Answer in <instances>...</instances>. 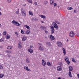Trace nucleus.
Returning <instances> with one entry per match:
<instances>
[{"label": "nucleus", "mask_w": 79, "mask_h": 79, "mask_svg": "<svg viewBox=\"0 0 79 79\" xmlns=\"http://www.w3.org/2000/svg\"><path fill=\"white\" fill-rule=\"evenodd\" d=\"M0 15L2 16V13L1 12H0Z\"/></svg>", "instance_id": "57"}, {"label": "nucleus", "mask_w": 79, "mask_h": 79, "mask_svg": "<svg viewBox=\"0 0 79 79\" xmlns=\"http://www.w3.org/2000/svg\"><path fill=\"white\" fill-rule=\"evenodd\" d=\"M68 41H69V40H68V39H67V42H68Z\"/></svg>", "instance_id": "60"}, {"label": "nucleus", "mask_w": 79, "mask_h": 79, "mask_svg": "<svg viewBox=\"0 0 79 79\" xmlns=\"http://www.w3.org/2000/svg\"><path fill=\"white\" fill-rule=\"evenodd\" d=\"M19 9H18V10H17V11L15 12L16 14L17 15H18V14H19Z\"/></svg>", "instance_id": "34"}, {"label": "nucleus", "mask_w": 79, "mask_h": 79, "mask_svg": "<svg viewBox=\"0 0 79 79\" xmlns=\"http://www.w3.org/2000/svg\"><path fill=\"white\" fill-rule=\"evenodd\" d=\"M57 69L58 71H61L62 70V68L60 66H58L57 67Z\"/></svg>", "instance_id": "6"}, {"label": "nucleus", "mask_w": 79, "mask_h": 79, "mask_svg": "<svg viewBox=\"0 0 79 79\" xmlns=\"http://www.w3.org/2000/svg\"><path fill=\"white\" fill-rule=\"evenodd\" d=\"M48 3V2H47V1H45L44 2V5H47V3Z\"/></svg>", "instance_id": "31"}, {"label": "nucleus", "mask_w": 79, "mask_h": 79, "mask_svg": "<svg viewBox=\"0 0 79 79\" xmlns=\"http://www.w3.org/2000/svg\"><path fill=\"white\" fill-rule=\"evenodd\" d=\"M7 56L9 58H10V57H11V55H10L7 54Z\"/></svg>", "instance_id": "48"}, {"label": "nucleus", "mask_w": 79, "mask_h": 79, "mask_svg": "<svg viewBox=\"0 0 79 79\" xmlns=\"http://www.w3.org/2000/svg\"><path fill=\"white\" fill-rule=\"evenodd\" d=\"M39 48L40 50H41V51H43L44 50V48L40 46H39Z\"/></svg>", "instance_id": "10"}, {"label": "nucleus", "mask_w": 79, "mask_h": 79, "mask_svg": "<svg viewBox=\"0 0 79 79\" xmlns=\"http://www.w3.org/2000/svg\"><path fill=\"white\" fill-rule=\"evenodd\" d=\"M45 33H47V32H48L47 31H45Z\"/></svg>", "instance_id": "63"}, {"label": "nucleus", "mask_w": 79, "mask_h": 79, "mask_svg": "<svg viewBox=\"0 0 79 79\" xmlns=\"http://www.w3.org/2000/svg\"><path fill=\"white\" fill-rule=\"evenodd\" d=\"M50 4H52L53 3H54V1L53 0H50Z\"/></svg>", "instance_id": "24"}, {"label": "nucleus", "mask_w": 79, "mask_h": 79, "mask_svg": "<svg viewBox=\"0 0 79 79\" xmlns=\"http://www.w3.org/2000/svg\"><path fill=\"white\" fill-rule=\"evenodd\" d=\"M18 48L20 49H21L22 48V45H21V43L20 42H19L18 44Z\"/></svg>", "instance_id": "7"}, {"label": "nucleus", "mask_w": 79, "mask_h": 79, "mask_svg": "<svg viewBox=\"0 0 79 79\" xmlns=\"http://www.w3.org/2000/svg\"><path fill=\"white\" fill-rule=\"evenodd\" d=\"M47 65H48V66H52V65L49 62H47Z\"/></svg>", "instance_id": "16"}, {"label": "nucleus", "mask_w": 79, "mask_h": 79, "mask_svg": "<svg viewBox=\"0 0 79 79\" xmlns=\"http://www.w3.org/2000/svg\"><path fill=\"white\" fill-rule=\"evenodd\" d=\"M3 35H5L6 34V31H4L3 32Z\"/></svg>", "instance_id": "38"}, {"label": "nucleus", "mask_w": 79, "mask_h": 79, "mask_svg": "<svg viewBox=\"0 0 79 79\" xmlns=\"http://www.w3.org/2000/svg\"><path fill=\"white\" fill-rule=\"evenodd\" d=\"M10 38V35H7V37L6 39H9Z\"/></svg>", "instance_id": "35"}, {"label": "nucleus", "mask_w": 79, "mask_h": 79, "mask_svg": "<svg viewBox=\"0 0 79 79\" xmlns=\"http://www.w3.org/2000/svg\"><path fill=\"white\" fill-rule=\"evenodd\" d=\"M69 70L70 71H73V67L72 66H69Z\"/></svg>", "instance_id": "15"}, {"label": "nucleus", "mask_w": 79, "mask_h": 79, "mask_svg": "<svg viewBox=\"0 0 79 79\" xmlns=\"http://www.w3.org/2000/svg\"><path fill=\"white\" fill-rule=\"evenodd\" d=\"M56 44L58 47L61 48L63 47V44L60 42H57L56 43Z\"/></svg>", "instance_id": "2"}, {"label": "nucleus", "mask_w": 79, "mask_h": 79, "mask_svg": "<svg viewBox=\"0 0 79 79\" xmlns=\"http://www.w3.org/2000/svg\"><path fill=\"white\" fill-rule=\"evenodd\" d=\"M26 39V37H24L22 39V41H25Z\"/></svg>", "instance_id": "27"}, {"label": "nucleus", "mask_w": 79, "mask_h": 79, "mask_svg": "<svg viewBox=\"0 0 79 79\" xmlns=\"http://www.w3.org/2000/svg\"><path fill=\"white\" fill-rule=\"evenodd\" d=\"M5 52L6 53H11L12 52L11 51L10 52L8 50H5Z\"/></svg>", "instance_id": "19"}, {"label": "nucleus", "mask_w": 79, "mask_h": 79, "mask_svg": "<svg viewBox=\"0 0 79 79\" xmlns=\"http://www.w3.org/2000/svg\"><path fill=\"white\" fill-rule=\"evenodd\" d=\"M7 49H8V50H11V49H12V46H7Z\"/></svg>", "instance_id": "18"}, {"label": "nucleus", "mask_w": 79, "mask_h": 79, "mask_svg": "<svg viewBox=\"0 0 79 79\" xmlns=\"http://www.w3.org/2000/svg\"><path fill=\"white\" fill-rule=\"evenodd\" d=\"M21 33L22 34H24V31H23V30H21Z\"/></svg>", "instance_id": "42"}, {"label": "nucleus", "mask_w": 79, "mask_h": 79, "mask_svg": "<svg viewBox=\"0 0 79 79\" xmlns=\"http://www.w3.org/2000/svg\"><path fill=\"white\" fill-rule=\"evenodd\" d=\"M28 52H30V53H32V52H33V50H32V49L31 48H30L28 50Z\"/></svg>", "instance_id": "13"}, {"label": "nucleus", "mask_w": 79, "mask_h": 79, "mask_svg": "<svg viewBox=\"0 0 79 79\" xmlns=\"http://www.w3.org/2000/svg\"><path fill=\"white\" fill-rule=\"evenodd\" d=\"M69 35L70 37H73L75 35L74 33V32L73 31H70L69 34Z\"/></svg>", "instance_id": "3"}, {"label": "nucleus", "mask_w": 79, "mask_h": 79, "mask_svg": "<svg viewBox=\"0 0 79 79\" xmlns=\"http://www.w3.org/2000/svg\"><path fill=\"white\" fill-rule=\"evenodd\" d=\"M4 76V74H0V78H2Z\"/></svg>", "instance_id": "28"}, {"label": "nucleus", "mask_w": 79, "mask_h": 79, "mask_svg": "<svg viewBox=\"0 0 79 79\" xmlns=\"http://www.w3.org/2000/svg\"><path fill=\"white\" fill-rule=\"evenodd\" d=\"M21 13H22V12H23H23H24V8H21Z\"/></svg>", "instance_id": "39"}, {"label": "nucleus", "mask_w": 79, "mask_h": 79, "mask_svg": "<svg viewBox=\"0 0 79 79\" xmlns=\"http://www.w3.org/2000/svg\"><path fill=\"white\" fill-rule=\"evenodd\" d=\"M57 79H61L60 77H59Z\"/></svg>", "instance_id": "58"}, {"label": "nucleus", "mask_w": 79, "mask_h": 79, "mask_svg": "<svg viewBox=\"0 0 79 79\" xmlns=\"http://www.w3.org/2000/svg\"><path fill=\"white\" fill-rule=\"evenodd\" d=\"M74 12L75 13H76V10H74Z\"/></svg>", "instance_id": "56"}, {"label": "nucleus", "mask_w": 79, "mask_h": 79, "mask_svg": "<svg viewBox=\"0 0 79 79\" xmlns=\"http://www.w3.org/2000/svg\"><path fill=\"white\" fill-rule=\"evenodd\" d=\"M8 3H10L11 2V0H7Z\"/></svg>", "instance_id": "43"}, {"label": "nucleus", "mask_w": 79, "mask_h": 79, "mask_svg": "<svg viewBox=\"0 0 79 79\" xmlns=\"http://www.w3.org/2000/svg\"><path fill=\"white\" fill-rule=\"evenodd\" d=\"M40 29H41V30H45L47 28L44 26H41L40 27Z\"/></svg>", "instance_id": "9"}, {"label": "nucleus", "mask_w": 79, "mask_h": 79, "mask_svg": "<svg viewBox=\"0 0 79 79\" xmlns=\"http://www.w3.org/2000/svg\"><path fill=\"white\" fill-rule=\"evenodd\" d=\"M39 16H40V17H41V18H43V19H44V18H46L45 16V15H40Z\"/></svg>", "instance_id": "17"}, {"label": "nucleus", "mask_w": 79, "mask_h": 79, "mask_svg": "<svg viewBox=\"0 0 79 79\" xmlns=\"http://www.w3.org/2000/svg\"><path fill=\"white\" fill-rule=\"evenodd\" d=\"M65 61H67L69 60V58L68 57H65Z\"/></svg>", "instance_id": "20"}, {"label": "nucleus", "mask_w": 79, "mask_h": 79, "mask_svg": "<svg viewBox=\"0 0 79 79\" xmlns=\"http://www.w3.org/2000/svg\"><path fill=\"white\" fill-rule=\"evenodd\" d=\"M72 61L73 62H74V63H77V62L76 61H75V60H74V59L73 58H72Z\"/></svg>", "instance_id": "26"}, {"label": "nucleus", "mask_w": 79, "mask_h": 79, "mask_svg": "<svg viewBox=\"0 0 79 79\" xmlns=\"http://www.w3.org/2000/svg\"><path fill=\"white\" fill-rule=\"evenodd\" d=\"M68 10H73V8L71 7H69L67 8Z\"/></svg>", "instance_id": "32"}, {"label": "nucleus", "mask_w": 79, "mask_h": 79, "mask_svg": "<svg viewBox=\"0 0 79 79\" xmlns=\"http://www.w3.org/2000/svg\"><path fill=\"white\" fill-rule=\"evenodd\" d=\"M38 44H39V45H40V46H41V47H42V44H40L39 43Z\"/></svg>", "instance_id": "51"}, {"label": "nucleus", "mask_w": 79, "mask_h": 79, "mask_svg": "<svg viewBox=\"0 0 79 79\" xmlns=\"http://www.w3.org/2000/svg\"><path fill=\"white\" fill-rule=\"evenodd\" d=\"M22 13L23 14V16H24V17H26V13H25L24 12L22 11Z\"/></svg>", "instance_id": "22"}, {"label": "nucleus", "mask_w": 79, "mask_h": 79, "mask_svg": "<svg viewBox=\"0 0 79 79\" xmlns=\"http://www.w3.org/2000/svg\"><path fill=\"white\" fill-rule=\"evenodd\" d=\"M59 65L60 66H63V64H62V63H60L59 64Z\"/></svg>", "instance_id": "46"}, {"label": "nucleus", "mask_w": 79, "mask_h": 79, "mask_svg": "<svg viewBox=\"0 0 79 79\" xmlns=\"http://www.w3.org/2000/svg\"><path fill=\"white\" fill-rule=\"evenodd\" d=\"M76 35H77V37H79V34H76Z\"/></svg>", "instance_id": "52"}, {"label": "nucleus", "mask_w": 79, "mask_h": 79, "mask_svg": "<svg viewBox=\"0 0 79 79\" xmlns=\"http://www.w3.org/2000/svg\"><path fill=\"white\" fill-rule=\"evenodd\" d=\"M42 23H44V22L43 21H41Z\"/></svg>", "instance_id": "62"}, {"label": "nucleus", "mask_w": 79, "mask_h": 79, "mask_svg": "<svg viewBox=\"0 0 79 79\" xmlns=\"http://www.w3.org/2000/svg\"><path fill=\"white\" fill-rule=\"evenodd\" d=\"M59 7H60V6H58V8H59Z\"/></svg>", "instance_id": "64"}, {"label": "nucleus", "mask_w": 79, "mask_h": 79, "mask_svg": "<svg viewBox=\"0 0 79 79\" xmlns=\"http://www.w3.org/2000/svg\"><path fill=\"white\" fill-rule=\"evenodd\" d=\"M52 25L54 27L56 28V29L57 30L58 29V25H57V24L55 22H53L52 23Z\"/></svg>", "instance_id": "4"}, {"label": "nucleus", "mask_w": 79, "mask_h": 79, "mask_svg": "<svg viewBox=\"0 0 79 79\" xmlns=\"http://www.w3.org/2000/svg\"><path fill=\"white\" fill-rule=\"evenodd\" d=\"M2 27V25L0 24V27Z\"/></svg>", "instance_id": "59"}, {"label": "nucleus", "mask_w": 79, "mask_h": 79, "mask_svg": "<svg viewBox=\"0 0 79 79\" xmlns=\"http://www.w3.org/2000/svg\"><path fill=\"white\" fill-rule=\"evenodd\" d=\"M50 37L51 40H54L55 39V37L52 35L50 36Z\"/></svg>", "instance_id": "12"}, {"label": "nucleus", "mask_w": 79, "mask_h": 79, "mask_svg": "<svg viewBox=\"0 0 79 79\" xmlns=\"http://www.w3.org/2000/svg\"><path fill=\"white\" fill-rule=\"evenodd\" d=\"M42 64L44 66H45V64H46V62H45V60H42Z\"/></svg>", "instance_id": "8"}, {"label": "nucleus", "mask_w": 79, "mask_h": 79, "mask_svg": "<svg viewBox=\"0 0 79 79\" xmlns=\"http://www.w3.org/2000/svg\"><path fill=\"white\" fill-rule=\"evenodd\" d=\"M35 5H37V2H35Z\"/></svg>", "instance_id": "50"}, {"label": "nucleus", "mask_w": 79, "mask_h": 79, "mask_svg": "<svg viewBox=\"0 0 79 79\" xmlns=\"http://www.w3.org/2000/svg\"><path fill=\"white\" fill-rule=\"evenodd\" d=\"M3 69V66L2 65L0 64V69Z\"/></svg>", "instance_id": "45"}, {"label": "nucleus", "mask_w": 79, "mask_h": 79, "mask_svg": "<svg viewBox=\"0 0 79 79\" xmlns=\"http://www.w3.org/2000/svg\"><path fill=\"white\" fill-rule=\"evenodd\" d=\"M3 40H3V39H2V38L0 40V42H3Z\"/></svg>", "instance_id": "44"}, {"label": "nucleus", "mask_w": 79, "mask_h": 79, "mask_svg": "<svg viewBox=\"0 0 79 79\" xmlns=\"http://www.w3.org/2000/svg\"><path fill=\"white\" fill-rule=\"evenodd\" d=\"M26 62L27 63H30V61H29V60L28 58H27L26 60Z\"/></svg>", "instance_id": "25"}, {"label": "nucleus", "mask_w": 79, "mask_h": 79, "mask_svg": "<svg viewBox=\"0 0 79 79\" xmlns=\"http://www.w3.org/2000/svg\"><path fill=\"white\" fill-rule=\"evenodd\" d=\"M24 69H25L26 70H27V68H28V67H27V66L26 67L25 66H24Z\"/></svg>", "instance_id": "29"}, {"label": "nucleus", "mask_w": 79, "mask_h": 79, "mask_svg": "<svg viewBox=\"0 0 79 79\" xmlns=\"http://www.w3.org/2000/svg\"><path fill=\"white\" fill-rule=\"evenodd\" d=\"M30 47V48H32V47H33V46L31 45Z\"/></svg>", "instance_id": "54"}, {"label": "nucleus", "mask_w": 79, "mask_h": 79, "mask_svg": "<svg viewBox=\"0 0 79 79\" xmlns=\"http://www.w3.org/2000/svg\"><path fill=\"white\" fill-rule=\"evenodd\" d=\"M0 48H3V46H0Z\"/></svg>", "instance_id": "53"}, {"label": "nucleus", "mask_w": 79, "mask_h": 79, "mask_svg": "<svg viewBox=\"0 0 79 79\" xmlns=\"http://www.w3.org/2000/svg\"><path fill=\"white\" fill-rule=\"evenodd\" d=\"M29 14L30 15H31V16H33V13H32V12L31 11L29 12Z\"/></svg>", "instance_id": "33"}, {"label": "nucleus", "mask_w": 79, "mask_h": 79, "mask_svg": "<svg viewBox=\"0 0 79 79\" xmlns=\"http://www.w3.org/2000/svg\"><path fill=\"white\" fill-rule=\"evenodd\" d=\"M55 23H57V24H60V22L57 21L56 20H55Z\"/></svg>", "instance_id": "37"}, {"label": "nucleus", "mask_w": 79, "mask_h": 79, "mask_svg": "<svg viewBox=\"0 0 79 79\" xmlns=\"http://www.w3.org/2000/svg\"><path fill=\"white\" fill-rule=\"evenodd\" d=\"M62 50L63 51V53H64V55H66V49H65L64 48H63Z\"/></svg>", "instance_id": "11"}, {"label": "nucleus", "mask_w": 79, "mask_h": 79, "mask_svg": "<svg viewBox=\"0 0 79 79\" xmlns=\"http://www.w3.org/2000/svg\"><path fill=\"white\" fill-rule=\"evenodd\" d=\"M50 27H51V34H54V32H55V30H54V27L53 26H50Z\"/></svg>", "instance_id": "5"}, {"label": "nucleus", "mask_w": 79, "mask_h": 79, "mask_svg": "<svg viewBox=\"0 0 79 79\" xmlns=\"http://www.w3.org/2000/svg\"><path fill=\"white\" fill-rule=\"evenodd\" d=\"M24 27H26V28H27V29H30V27H29L27 25H24Z\"/></svg>", "instance_id": "23"}, {"label": "nucleus", "mask_w": 79, "mask_h": 79, "mask_svg": "<svg viewBox=\"0 0 79 79\" xmlns=\"http://www.w3.org/2000/svg\"><path fill=\"white\" fill-rule=\"evenodd\" d=\"M46 44L48 46H50V42H47L46 43Z\"/></svg>", "instance_id": "30"}, {"label": "nucleus", "mask_w": 79, "mask_h": 79, "mask_svg": "<svg viewBox=\"0 0 79 79\" xmlns=\"http://www.w3.org/2000/svg\"><path fill=\"white\" fill-rule=\"evenodd\" d=\"M12 23L13 24H15L17 26H19L20 25L18 22H16L15 20H13Z\"/></svg>", "instance_id": "1"}, {"label": "nucleus", "mask_w": 79, "mask_h": 79, "mask_svg": "<svg viewBox=\"0 0 79 79\" xmlns=\"http://www.w3.org/2000/svg\"><path fill=\"white\" fill-rule=\"evenodd\" d=\"M30 33H31V31L29 30H28L26 31V34H29Z\"/></svg>", "instance_id": "14"}, {"label": "nucleus", "mask_w": 79, "mask_h": 79, "mask_svg": "<svg viewBox=\"0 0 79 79\" xmlns=\"http://www.w3.org/2000/svg\"><path fill=\"white\" fill-rule=\"evenodd\" d=\"M23 6H26V4L23 5Z\"/></svg>", "instance_id": "61"}, {"label": "nucleus", "mask_w": 79, "mask_h": 79, "mask_svg": "<svg viewBox=\"0 0 79 79\" xmlns=\"http://www.w3.org/2000/svg\"><path fill=\"white\" fill-rule=\"evenodd\" d=\"M69 75L70 77H73L72 75H71V72L70 71H69Z\"/></svg>", "instance_id": "21"}, {"label": "nucleus", "mask_w": 79, "mask_h": 79, "mask_svg": "<svg viewBox=\"0 0 79 79\" xmlns=\"http://www.w3.org/2000/svg\"><path fill=\"white\" fill-rule=\"evenodd\" d=\"M53 5H54V6H56L57 5V4H56V3H54Z\"/></svg>", "instance_id": "41"}, {"label": "nucleus", "mask_w": 79, "mask_h": 79, "mask_svg": "<svg viewBox=\"0 0 79 79\" xmlns=\"http://www.w3.org/2000/svg\"><path fill=\"white\" fill-rule=\"evenodd\" d=\"M27 71H31V70L29 69L28 68L26 70Z\"/></svg>", "instance_id": "47"}, {"label": "nucleus", "mask_w": 79, "mask_h": 79, "mask_svg": "<svg viewBox=\"0 0 79 79\" xmlns=\"http://www.w3.org/2000/svg\"><path fill=\"white\" fill-rule=\"evenodd\" d=\"M27 2H29V3H32V0H27Z\"/></svg>", "instance_id": "40"}, {"label": "nucleus", "mask_w": 79, "mask_h": 79, "mask_svg": "<svg viewBox=\"0 0 79 79\" xmlns=\"http://www.w3.org/2000/svg\"><path fill=\"white\" fill-rule=\"evenodd\" d=\"M77 77H78V78H79V74H78L77 75Z\"/></svg>", "instance_id": "55"}, {"label": "nucleus", "mask_w": 79, "mask_h": 79, "mask_svg": "<svg viewBox=\"0 0 79 79\" xmlns=\"http://www.w3.org/2000/svg\"><path fill=\"white\" fill-rule=\"evenodd\" d=\"M66 62L67 63V64L69 65L70 64V61H69V60H67V61H66Z\"/></svg>", "instance_id": "36"}, {"label": "nucleus", "mask_w": 79, "mask_h": 79, "mask_svg": "<svg viewBox=\"0 0 79 79\" xmlns=\"http://www.w3.org/2000/svg\"><path fill=\"white\" fill-rule=\"evenodd\" d=\"M15 34H16L17 36H18V32H15Z\"/></svg>", "instance_id": "49"}]
</instances>
